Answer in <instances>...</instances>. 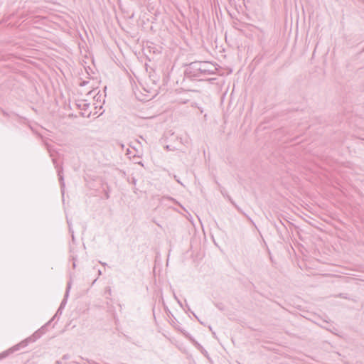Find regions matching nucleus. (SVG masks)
Instances as JSON below:
<instances>
[{
  "label": "nucleus",
  "mask_w": 364,
  "mask_h": 364,
  "mask_svg": "<svg viewBox=\"0 0 364 364\" xmlns=\"http://www.w3.org/2000/svg\"><path fill=\"white\" fill-rule=\"evenodd\" d=\"M51 321L48 322L45 326H42L40 329L36 331L32 336L26 338L25 340L20 342L18 344L13 346L8 350H6L0 354V359L4 358L8 356L10 353H12L15 351L18 350L21 348H24L28 346L29 343L35 342L37 339L41 338V336L45 333V328L47 325L50 323Z\"/></svg>",
  "instance_id": "f257e3e1"
},
{
  "label": "nucleus",
  "mask_w": 364,
  "mask_h": 364,
  "mask_svg": "<svg viewBox=\"0 0 364 364\" xmlns=\"http://www.w3.org/2000/svg\"><path fill=\"white\" fill-rule=\"evenodd\" d=\"M185 77L191 80L200 81L205 80L198 61L192 62L187 65V68L185 70Z\"/></svg>",
  "instance_id": "f03ea898"
},
{
  "label": "nucleus",
  "mask_w": 364,
  "mask_h": 364,
  "mask_svg": "<svg viewBox=\"0 0 364 364\" xmlns=\"http://www.w3.org/2000/svg\"><path fill=\"white\" fill-rule=\"evenodd\" d=\"M273 226L275 228L278 236L281 240H284L285 237L289 235V231L286 224H284L280 218L278 221L271 222Z\"/></svg>",
  "instance_id": "7ed1b4c3"
},
{
  "label": "nucleus",
  "mask_w": 364,
  "mask_h": 364,
  "mask_svg": "<svg viewBox=\"0 0 364 364\" xmlns=\"http://www.w3.org/2000/svg\"><path fill=\"white\" fill-rule=\"evenodd\" d=\"M199 65H200L205 77L210 75L215 74L217 68L215 65L208 61H198Z\"/></svg>",
  "instance_id": "20e7f679"
},
{
  "label": "nucleus",
  "mask_w": 364,
  "mask_h": 364,
  "mask_svg": "<svg viewBox=\"0 0 364 364\" xmlns=\"http://www.w3.org/2000/svg\"><path fill=\"white\" fill-rule=\"evenodd\" d=\"M52 161H53V164L55 165V168L57 169L58 179L60 183V186H61V188H63L65 186V183H64V177L63 175V166L58 165L56 159L53 158Z\"/></svg>",
  "instance_id": "39448f33"
},
{
  "label": "nucleus",
  "mask_w": 364,
  "mask_h": 364,
  "mask_svg": "<svg viewBox=\"0 0 364 364\" xmlns=\"http://www.w3.org/2000/svg\"><path fill=\"white\" fill-rule=\"evenodd\" d=\"M77 107L82 110L83 112H81V115L85 117H89L90 116L91 112L87 113V109L90 107V104L87 103L85 100H82L76 104Z\"/></svg>",
  "instance_id": "423d86ee"
},
{
  "label": "nucleus",
  "mask_w": 364,
  "mask_h": 364,
  "mask_svg": "<svg viewBox=\"0 0 364 364\" xmlns=\"http://www.w3.org/2000/svg\"><path fill=\"white\" fill-rule=\"evenodd\" d=\"M70 288H71V282H69L67 284L66 291H65V293L64 295V298H63V301H61L60 305L57 311V314L65 307V306L67 303L68 297L69 296V291H70Z\"/></svg>",
  "instance_id": "0eeeda50"
},
{
  "label": "nucleus",
  "mask_w": 364,
  "mask_h": 364,
  "mask_svg": "<svg viewBox=\"0 0 364 364\" xmlns=\"http://www.w3.org/2000/svg\"><path fill=\"white\" fill-rule=\"evenodd\" d=\"M228 199L230 200V202L234 205V207L240 212L241 213L242 215H244L247 219L248 220L254 225V222L253 220L235 203L234 200H232V199L228 196Z\"/></svg>",
  "instance_id": "6e6552de"
},
{
  "label": "nucleus",
  "mask_w": 364,
  "mask_h": 364,
  "mask_svg": "<svg viewBox=\"0 0 364 364\" xmlns=\"http://www.w3.org/2000/svg\"><path fill=\"white\" fill-rule=\"evenodd\" d=\"M194 345H195V346H196L198 350H200V352H201L203 354H204V355H205L208 354V352H207V351H206V350L203 348V346H202L200 344H199L198 342H195V343H194Z\"/></svg>",
  "instance_id": "1a4fd4ad"
},
{
  "label": "nucleus",
  "mask_w": 364,
  "mask_h": 364,
  "mask_svg": "<svg viewBox=\"0 0 364 364\" xmlns=\"http://www.w3.org/2000/svg\"><path fill=\"white\" fill-rule=\"evenodd\" d=\"M215 306L220 310V311H224L225 310V305L223 303H215Z\"/></svg>",
  "instance_id": "9d476101"
},
{
  "label": "nucleus",
  "mask_w": 364,
  "mask_h": 364,
  "mask_svg": "<svg viewBox=\"0 0 364 364\" xmlns=\"http://www.w3.org/2000/svg\"><path fill=\"white\" fill-rule=\"evenodd\" d=\"M86 361L87 362L88 364H100V363L94 361L93 360L86 359Z\"/></svg>",
  "instance_id": "9b49d317"
},
{
  "label": "nucleus",
  "mask_w": 364,
  "mask_h": 364,
  "mask_svg": "<svg viewBox=\"0 0 364 364\" xmlns=\"http://www.w3.org/2000/svg\"><path fill=\"white\" fill-rule=\"evenodd\" d=\"M193 314V315L195 316V318L201 323V324H203V322L201 321V319H199V318L195 314V313L193 312H191Z\"/></svg>",
  "instance_id": "f8f14e48"
},
{
  "label": "nucleus",
  "mask_w": 364,
  "mask_h": 364,
  "mask_svg": "<svg viewBox=\"0 0 364 364\" xmlns=\"http://www.w3.org/2000/svg\"><path fill=\"white\" fill-rule=\"evenodd\" d=\"M70 358V355L68 354H65L63 355V356L62 357V359L63 360H67V359H69Z\"/></svg>",
  "instance_id": "ddd939ff"
},
{
  "label": "nucleus",
  "mask_w": 364,
  "mask_h": 364,
  "mask_svg": "<svg viewBox=\"0 0 364 364\" xmlns=\"http://www.w3.org/2000/svg\"><path fill=\"white\" fill-rule=\"evenodd\" d=\"M132 183H133L134 185H136V179L135 178H132Z\"/></svg>",
  "instance_id": "4468645a"
},
{
  "label": "nucleus",
  "mask_w": 364,
  "mask_h": 364,
  "mask_svg": "<svg viewBox=\"0 0 364 364\" xmlns=\"http://www.w3.org/2000/svg\"><path fill=\"white\" fill-rule=\"evenodd\" d=\"M106 292H107V294H111V289H110V287H107V288Z\"/></svg>",
  "instance_id": "2eb2a0df"
},
{
  "label": "nucleus",
  "mask_w": 364,
  "mask_h": 364,
  "mask_svg": "<svg viewBox=\"0 0 364 364\" xmlns=\"http://www.w3.org/2000/svg\"><path fill=\"white\" fill-rule=\"evenodd\" d=\"M87 82H86V81H83V82H82L80 83V86H85V85H87Z\"/></svg>",
  "instance_id": "dca6fc26"
},
{
  "label": "nucleus",
  "mask_w": 364,
  "mask_h": 364,
  "mask_svg": "<svg viewBox=\"0 0 364 364\" xmlns=\"http://www.w3.org/2000/svg\"><path fill=\"white\" fill-rule=\"evenodd\" d=\"M105 198L107 199H108L109 198V195L108 192L105 191Z\"/></svg>",
  "instance_id": "f3484780"
},
{
  "label": "nucleus",
  "mask_w": 364,
  "mask_h": 364,
  "mask_svg": "<svg viewBox=\"0 0 364 364\" xmlns=\"http://www.w3.org/2000/svg\"><path fill=\"white\" fill-rule=\"evenodd\" d=\"M177 302L181 307H183V304L180 300H178Z\"/></svg>",
  "instance_id": "a211bd4d"
},
{
  "label": "nucleus",
  "mask_w": 364,
  "mask_h": 364,
  "mask_svg": "<svg viewBox=\"0 0 364 364\" xmlns=\"http://www.w3.org/2000/svg\"><path fill=\"white\" fill-rule=\"evenodd\" d=\"M173 297L176 301L179 300L175 294H173Z\"/></svg>",
  "instance_id": "6ab92c4d"
},
{
  "label": "nucleus",
  "mask_w": 364,
  "mask_h": 364,
  "mask_svg": "<svg viewBox=\"0 0 364 364\" xmlns=\"http://www.w3.org/2000/svg\"><path fill=\"white\" fill-rule=\"evenodd\" d=\"M186 309H188V311H191V309L187 304H186Z\"/></svg>",
  "instance_id": "aec40b11"
},
{
  "label": "nucleus",
  "mask_w": 364,
  "mask_h": 364,
  "mask_svg": "<svg viewBox=\"0 0 364 364\" xmlns=\"http://www.w3.org/2000/svg\"><path fill=\"white\" fill-rule=\"evenodd\" d=\"M186 309H188V311H191V309L187 304H186Z\"/></svg>",
  "instance_id": "412c9836"
},
{
  "label": "nucleus",
  "mask_w": 364,
  "mask_h": 364,
  "mask_svg": "<svg viewBox=\"0 0 364 364\" xmlns=\"http://www.w3.org/2000/svg\"><path fill=\"white\" fill-rule=\"evenodd\" d=\"M55 363L56 364H62V362L60 360H57Z\"/></svg>",
  "instance_id": "4be33fe9"
},
{
  "label": "nucleus",
  "mask_w": 364,
  "mask_h": 364,
  "mask_svg": "<svg viewBox=\"0 0 364 364\" xmlns=\"http://www.w3.org/2000/svg\"><path fill=\"white\" fill-rule=\"evenodd\" d=\"M100 263L102 265H103V266L107 265V264H106V263H105V262H100Z\"/></svg>",
  "instance_id": "5701e85b"
},
{
  "label": "nucleus",
  "mask_w": 364,
  "mask_h": 364,
  "mask_svg": "<svg viewBox=\"0 0 364 364\" xmlns=\"http://www.w3.org/2000/svg\"><path fill=\"white\" fill-rule=\"evenodd\" d=\"M285 221H286V223H287L288 225H290V224H291V223H290V222H289V221H288L287 220H285Z\"/></svg>",
  "instance_id": "b1692460"
},
{
  "label": "nucleus",
  "mask_w": 364,
  "mask_h": 364,
  "mask_svg": "<svg viewBox=\"0 0 364 364\" xmlns=\"http://www.w3.org/2000/svg\"><path fill=\"white\" fill-rule=\"evenodd\" d=\"M98 274L99 275H101L102 274V272L100 270H98Z\"/></svg>",
  "instance_id": "393cba45"
},
{
  "label": "nucleus",
  "mask_w": 364,
  "mask_h": 364,
  "mask_svg": "<svg viewBox=\"0 0 364 364\" xmlns=\"http://www.w3.org/2000/svg\"><path fill=\"white\" fill-rule=\"evenodd\" d=\"M57 315H58V314H57V313H56V314H55V315H54V316H53V318H52V320H54V318H55Z\"/></svg>",
  "instance_id": "a878e982"
},
{
  "label": "nucleus",
  "mask_w": 364,
  "mask_h": 364,
  "mask_svg": "<svg viewBox=\"0 0 364 364\" xmlns=\"http://www.w3.org/2000/svg\"><path fill=\"white\" fill-rule=\"evenodd\" d=\"M57 315H58V314H57V313H56V314H55V315H54V316H53V318H52V320H54V318H55Z\"/></svg>",
  "instance_id": "bb28decb"
},
{
  "label": "nucleus",
  "mask_w": 364,
  "mask_h": 364,
  "mask_svg": "<svg viewBox=\"0 0 364 364\" xmlns=\"http://www.w3.org/2000/svg\"><path fill=\"white\" fill-rule=\"evenodd\" d=\"M57 315H58V314H57V313H56V314H55V315H54V316H53V318H52V320H54V318H55Z\"/></svg>",
  "instance_id": "cd10ccee"
},
{
  "label": "nucleus",
  "mask_w": 364,
  "mask_h": 364,
  "mask_svg": "<svg viewBox=\"0 0 364 364\" xmlns=\"http://www.w3.org/2000/svg\"><path fill=\"white\" fill-rule=\"evenodd\" d=\"M73 267L74 268L75 267V262H73Z\"/></svg>",
  "instance_id": "c85d7f7f"
},
{
  "label": "nucleus",
  "mask_w": 364,
  "mask_h": 364,
  "mask_svg": "<svg viewBox=\"0 0 364 364\" xmlns=\"http://www.w3.org/2000/svg\"><path fill=\"white\" fill-rule=\"evenodd\" d=\"M209 329H210V331H212V328H211V326H209Z\"/></svg>",
  "instance_id": "c756f323"
},
{
  "label": "nucleus",
  "mask_w": 364,
  "mask_h": 364,
  "mask_svg": "<svg viewBox=\"0 0 364 364\" xmlns=\"http://www.w3.org/2000/svg\"><path fill=\"white\" fill-rule=\"evenodd\" d=\"M61 313H62V310L60 312H58V314H61Z\"/></svg>",
  "instance_id": "7c9ffc66"
}]
</instances>
